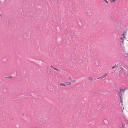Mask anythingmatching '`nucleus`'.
Instances as JSON below:
<instances>
[{
	"mask_svg": "<svg viewBox=\"0 0 128 128\" xmlns=\"http://www.w3.org/2000/svg\"><path fill=\"white\" fill-rule=\"evenodd\" d=\"M107 75H108L107 74H106L102 76V77H100V78H98V79H100L106 77L107 76Z\"/></svg>",
	"mask_w": 128,
	"mask_h": 128,
	"instance_id": "3",
	"label": "nucleus"
},
{
	"mask_svg": "<svg viewBox=\"0 0 128 128\" xmlns=\"http://www.w3.org/2000/svg\"><path fill=\"white\" fill-rule=\"evenodd\" d=\"M124 56L126 58H128V53L124 54Z\"/></svg>",
	"mask_w": 128,
	"mask_h": 128,
	"instance_id": "9",
	"label": "nucleus"
},
{
	"mask_svg": "<svg viewBox=\"0 0 128 128\" xmlns=\"http://www.w3.org/2000/svg\"><path fill=\"white\" fill-rule=\"evenodd\" d=\"M120 101L122 103H122H123V100H122V97L120 98Z\"/></svg>",
	"mask_w": 128,
	"mask_h": 128,
	"instance_id": "12",
	"label": "nucleus"
},
{
	"mask_svg": "<svg viewBox=\"0 0 128 128\" xmlns=\"http://www.w3.org/2000/svg\"><path fill=\"white\" fill-rule=\"evenodd\" d=\"M116 1V0H113L112 1V2H115V1Z\"/></svg>",
	"mask_w": 128,
	"mask_h": 128,
	"instance_id": "16",
	"label": "nucleus"
},
{
	"mask_svg": "<svg viewBox=\"0 0 128 128\" xmlns=\"http://www.w3.org/2000/svg\"><path fill=\"white\" fill-rule=\"evenodd\" d=\"M127 126V124L125 122H122L120 125V128H126V126Z\"/></svg>",
	"mask_w": 128,
	"mask_h": 128,
	"instance_id": "2",
	"label": "nucleus"
},
{
	"mask_svg": "<svg viewBox=\"0 0 128 128\" xmlns=\"http://www.w3.org/2000/svg\"><path fill=\"white\" fill-rule=\"evenodd\" d=\"M88 80L90 81H92L93 80V79L92 77L91 76L89 77L88 78Z\"/></svg>",
	"mask_w": 128,
	"mask_h": 128,
	"instance_id": "7",
	"label": "nucleus"
},
{
	"mask_svg": "<svg viewBox=\"0 0 128 128\" xmlns=\"http://www.w3.org/2000/svg\"><path fill=\"white\" fill-rule=\"evenodd\" d=\"M117 66L116 64H115L114 66H113L112 68V69H114L115 68L117 67Z\"/></svg>",
	"mask_w": 128,
	"mask_h": 128,
	"instance_id": "10",
	"label": "nucleus"
},
{
	"mask_svg": "<svg viewBox=\"0 0 128 128\" xmlns=\"http://www.w3.org/2000/svg\"><path fill=\"white\" fill-rule=\"evenodd\" d=\"M66 85L70 86L72 84V83L71 82H66L65 83Z\"/></svg>",
	"mask_w": 128,
	"mask_h": 128,
	"instance_id": "6",
	"label": "nucleus"
},
{
	"mask_svg": "<svg viewBox=\"0 0 128 128\" xmlns=\"http://www.w3.org/2000/svg\"><path fill=\"white\" fill-rule=\"evenodd\" d=\"M124 92V90H121V92L120 93V98L122 97V92Z\"/></svg>",
	"mask_w": 128,
	"mask_h": 128,
	"instance_id": "4",
	"label": "nucleus"
},
{
	"mask_svg": "<svg viewBox=\"0 0 128 128\" xmlns=\"http://www.w3.org/2000/svg\"><path fill=\"white\" fill-rule=\"evenodd\" d=\"M125 38H126L124 36L121 37L120 38V43L121 44L122 46L124 48L125 47L124 46V39Z\"/></svg>",
	"mask_w": 128,
	"mask_h": 128,
	"instance_id": "1",
	"label": "nucleus"
},
{
	"mask_svg": "<svg viewBox=\"0 0 128 128\" xmlns=\"http://www.w3.org/2000/svg\"><path fill=\"white\" fill-rule=\"evenodd\" d=\"M104 1H105V2H106L107 3H108V2L107 1V0H104Z\"/></svg>",
	"mask_w": 128,
	"mask_h": 128,
	"instance_id": "15",
	"label": "nucleus"
},
{
	"mask_svg": "<svg viewBox=\"0 0 128 128\" xmlns=\"http://www.w3.org/2000/svg\"><path fill=\"white\" fill-rule=\"evenodd\" d=\"M72 82L73 83H75L76 82V81L75 80H73L72 81Z\"/></svg>",
	"mask_w": 128,
	"mask_h": 128,
	"instance_id": "14",
	"label": "nucleus"
},
{
	"mask_svg": "<svg viewBox=\"0 0 128 128\" xmlns=\"http://www.w3.org/2000/svg\"><path fill=\"white\" fill-rule=\"evenodd\" d=\"M50 67L51 68H53L54 70L56 71H59L58 69L52 66H50Z\"/></svg>",
	"mask_w": 128,
	"mask_h": 128,
	"instance_id": "8",
	"label": "nucleus"
},
{
	"mask_svg": "<svg viewBox=\"0 0 128 128\" xmlns=\"http://www.w3.org/2000/svg\"><path fill=\"white\" fill-rule=\"evenodd\" d=\"M68 80L70 81H72V78L71 76H70L68 78Z\"/></svg>",
	"mask_w": 128,
	"mask_h": 128,
	"instance_id": "11",
	"label": "nucleus"
},
{
	"mask_svg": "<svg viewBox=\"0 0 128 128\" xmlns=\"http://www.w3.org/2000/svg\"><path fill=\"white\" fill-rule=\"evenodd\" d=\"M59 85L60 86L62 87H65L66 86L65 84L62 83H60Z\"/></svg>",
	"mask_w": 128,
	"mask_h": 128,
	"instance_id": "5",
	"label": "nucleus"
},
{
	"mask_svg": "<svg viewBox=\"0 0 128 128\" xmlns=\"http://www.w3.org/2000/svg\"><path fill=\"white\" fill-rule=\"evenodd\" d=\"M97 108L98 109H100L101 108V107L100 106H98Z\"/></svg>",
	"mask_w": 128,
	"mask_h": 128,
	"instance_id": "13",
	"label": "nucleus"
}]
</instances>
